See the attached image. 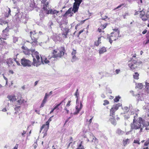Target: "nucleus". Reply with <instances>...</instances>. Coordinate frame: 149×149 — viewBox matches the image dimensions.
<instances>
[{
  "label": "nucleus",
  "mask_w": 149,
  "mask_h": 149,
  "mask_svg": "<svg viewBox=\"0 0 149 149\" xmlns=\"http://www.w3.org/2000/svg\"><path fill=\"white\" fill-rule=\"evenodd\" d=\"M135 116H134L133 122L130 125L131 130H140V133L142 132L143 128L146 127V121L142 118L139 117L136 119L138 115L137 113H135Z\"/></svg>",
  "instance_id": "obj_1"
},
{
  "label": "nucleus",
  "mask_w": 149,
  "mask_h": 149,
  "mask_svg": "<svg viewBox=\"0 0 149 149\" xmlns=\"http://www.w3.org/2000/svg\"><path fill=\"white\" fill-rule=\"evenodd\" d=\"M65 49L63 47H61L57 51L54 50L53 52V56L51 57L49 56L48 59L47 58L43 57V63L46 64L49 63H53L56 60L58 57H61L64 54Z\"/></svg>",
  "instance_id": "obj_2"
},
{
  "label": "nucleus",
  "mask_w": 149,
  "mask_h": 149,
  "mask_svg": "<svg viewBox=\"0 0 149 149\" xmlns=\"http://www.w3.org/2000/svg\"><path fill=\"white\" fill-rule=\"evenodd\" d=\"M31 54L33 57V65L36 67L40 65L41 64H44L43 57H41V61L38 54V53L35 51V49H31Z\"/></svg>",
  "instance_id": "obj_3"
},
{
  "label": "nucleus",
  "mask_w": 149,
  "mask_h": 149,
  "mask_svg": "<svg viewBox=\"0 0 149 149\" xmlns=\"http://www.w3.org/2000/svg\"><path fill=\"white\" fill-rule=\"evenodd\" d=\"M121 105L122 104L120 103L114 105L110 110V116L112 117L110 118L109 121L113 125H116V122L114 117L115 112L118 109L119 107L121 106Z\"/></svg>",
  "instance_id": "obj_4"
},
{
  "label": "nucleus",
  "mask_w": 149,
  "mask_h": 149,
  "mask_svg": "<svg viewBox=\"0 0 149 149\" xmlns=\"http://www.w3.org/2000/svg\"><path fill=\"white\" fill-rule=\"evenodd\" d=\"M48 0H42L41 1L42 3L43 4V9L44 10V13L46 14H57L59 11L54 9H51L49 10L47 8L48 6L49 3Z\"/></svg>",
  "instance_id": "obj_5"
},
{
  "label": "nucleus",
  "mask_w": 149,
  "mask_h": 149,
  "mask_svg": "<svg viewBox=\"0 0 149 149\" xmlns=\"http://www.w3.org/2000/svg\"><path fill=\"white\" fill-rule=\"evenodd\" d=\"M120 37V35L116 34L114 33H111L110 35L107 37V38L109 39L110 43L111 44L113 41L116 40Z\"/></svg>",
  "instance_id": "obj_6"
},
{
  "label": "nucleus",
  "mask_w": 149,
  "mask_h": 149,
  "mask_svg": "<svg viewBox=\"0 0 149 149\" xmlns=\"http://www.w3.org/2000/svg\"><path fill=\"white\" fill-rule=\"evenodd\" d=\"M75 2L74 3L72 11L75 13L77 12L79 6L83 1V0H74Z\"/></svg>",
  "instance_id": "obj_7"
},
{
  "label": "nucleus",
  "mask_w": 149,
  "mask_h": 149,
  "mask_svg": "<svg viewBox=\"0 0 149 149\" xmlns=\"http://www.w3.org/2000/svg\"><path fill=\"white\" fill-rule=\"evenodd\" d=\"M21 64L24 67H30L32 64L31 62L30 61L25 58L21 59Z\"/></svg>",
  "instance_id": "obj_8"
},
{
  "label": "nucleus",
  "mask_w": 149,
  "mask_h": 149,
  "mask_svg": "<svg viewBox=\"0 0 149 149\" xmlns=\"http://www.w3.org/2000/svg\"><path fill=\"white\" fill-rule=\"evenodd\" d=\"M60 27L61 28V30L63 31V33L62 34L63 37L66 38L69 29L67 27H65L63 28L62 24H60Z\"/></svg>",
  "instance_id": "obj_9"
},
{
  "label": "nucleus",
  "mask_w": 149,
  "mask_h": 149,
  "mask_svg": "<svg viewBox=\"0 0 149 149\" xmlns=\"http://www.w3.org/2000/svg\"><path fill=\"white\" fill-rule=\"evenodd\" d=\"M76 103L77 104L76 107V111L74 113V114H77L81 109L83 105L81 102L80 103V105L79 106V103H78V98H77L76 100Z\"/></svg>",
  "instance_id": "obj_10"
},
{
  "label": "nucleus",
  "mask_w": 149,
  "mask_h": 149,
  "mask_svg": "<svg viewBox=\"0 0 149 149\" xmlns=\"http://www.w3.org/2000/svg\"><path fill=\"white\" fill-rule=\"evenodd\" d=\"M8 29L6 28L5 30L3 31L2 34V36L1 38V39L6 40L9 34L8 33Z\"/></svg>",
  "instance_id": "obj_11"
},
{
  "label": "nucleus",
  "mask_w": 149,
  "mask_h": 149,
  "mask_svg": "<svg viewBox=\"0 0 149 149\" xmlns=\"http://www.w3.org/2000/svg\"><path fill=\"white\" fill-rule=\"evenodd\" d=\"M143 9L142 10L139 11V12L140 13L139 17L143 21H146L147 20V17L146 15H145V13L143 11Z\"/></svg>",
  "instance_id": "obj_12"
},
{
  "label": "nucleus",
  "mask_w": 149,
  "mask_h": 149,
  "mask_svg": "<svg viewBox=\"0 0 149 149\" xmlns=\"http://www.w3.org/2000/svg\"><path fill=\"white\" fill-rule=\"evenodd\" d=\"M77 53V51L76 50L73 49L71 53V55L72 56V58L71 60V61L72 62H73L76 61L78 58L77 57L75 56L76 54Z\"/></svg>",
  "instance_id": "obj_13"
},
{
  "label": "nucleus",
  "mask_w": 149,
  "mask_h": 149,
  "mask_svg": "<svg viewBox=\"0 0 149 149\" xmlns=\"http://www.w3.org/2000/svg\"><path fill=\"white\" fill-rule=\"evenodd\" d=\"M137 62L135 61H132L129 63L128 65L131 70H134L137 67L136 63Z\"/></svg>",
  "instance_id": "obj_14"
},
{
  "label": "nucleus",
  "mask_w": 149,
  "mask_h": 149,
  "mask_svg": "<svg viewBox=\"0 0 149 149\" xmlns=\"http://www.w3.org/2000/svg\"><path fill=\"white\" fill-rule=\"evenodd\" d=\"M49 123L48 122L46 123L45 125H43L40 129V132H41V131L43 129H44V131L46 132L49 129Z\"/></svg>",
  "instance_id": "obj_15"
},
{
  "label": "nucleus",
  "mask_w": 149,
  "mask_h": 149,
  "mask_svg": "<svg viewBox=\"0 0 149 149\" xmlns=\"http://www.w3.org/2000/svg\"><path fill=\"white\" fill-rule=\"evenodd\" d=\"M22 13H18L16 15V18H17L18 20H23L24 19V16L22 15Z\"/></svg>",
  "instance_id": "obj_16"
},
{
  "label": "nucleus",
  "mask_w": 149,
  "mask_h": 149,
  "mask_svg": "<svg viewBox=\"0 0 149 149\" xmlns=\"http://www.w3.org/2000/svg\"><path fill=\"white\" fill-rule=\"evenodd\" d=\"M102 38H104L103 36H101L98 37L97 41L95 42L94 44L96 46H98L101 43V40Z\"/></svg>",
  "instance_id": "obj_17"
},
{
  "label": "nucleus",
  "mask_w": 149,
  "mask_h": 149,
  "mask_svg": "<svg viewBox=\"0 0 149 149\" xmlns=\"http://www.w3.org/2000/svg\"><path fill=\"white\" fill-rule=\"evenodd\" d=\"M132 108V106L131 105H130L129 106V107H125L123 108V110L124 111V113H127L128 111H129V110H131Z\"/></svg>",
  "instance_id": "obj_18"
},
{
  "label": "nucleus",
  "mask_w": 149,
  "mask_h": 149,
  "mask_svg": "<svg viewBox=\"0 0 149 149\" xmlns=\"http://www.w3.org/2000/svg\"><path fill=\"white\" fill-rule=\"evenodd\" d=\"M37 38L33 37V39L32 40L33 41L31 42V44L32 45L33 47L36 46L37 45Z\"/></svg>",
  "instance_id": "obj_19"
},
{
  "label": "nucleus",
  "mask_w": 149,
  "mask_h": 149,
  "mask_svg": "<svg viewBox=\"0 0 149 149\" xmlns=\"http://www.w3.org/2000/svg\"><path fill=\"white\" fill-rule=\"evenodd\" d=\"M26 101L22 99H20L17 102V104L18 105L24 104L26 103Z\"/></svg>",
  "instance_id": "obj_20"
},
{
  "label": "nucleus",
  "mask_w": 149,
  "mask_h": 149,
  "mask_svg": "<svg viewBox=\"0 0 149 149\" xmlns=\"http://www.w3.org/2000/svg\"><path fill=\"white\" fill-rule=\"evenodd\" d=\"M71 8H69V9L66 12L65 14V16H67V15H68L69 16H71L73 14V13H71Z\"/></svg>",
  "instance_id": "obj_21"
},
{
  "label": "nucleus",
  "mask_w": 149,
  "mask_h": 149,
  "mask_svg": "<svg viewBox=\"0 0 149 149\" xmlns=\"http://www.w3.org/2000/svg\"><path fill=\"white\" fill-rule=\"evenodd\" d=\"M99 53L100 54H103L107 51L106 48L104 47L100 48L99 49Z\"/></svg>",
  "instance_id": "obj_22"
},
{
  "label": "nucleus",
  "mask_w": 149,
  "mask_h": 149,
  "mask_svg": "<svg viewBox=\"0 0 149 149\" xmlns=\"http://www.w3.org/2000/svg\"><path fill=\"white\" fill-rule=\"evenodd\" d=\"M8 97L10 101L13 102L16 100L15 96V95H8Z\"/></svg>",
  "instance_id": "obj_23"
},
{
  "label": "nucleus",
  "mask_w": 149,
  "mask_h": 149,
  "mask_svg": "<svg viewBox=\"0 0 149 149\" xmlns=\"http://www.w3.org/2000/svg\"><path fill=\"white\" fill-rule=\"evenodd\" d=\"M68 23L67 20L66 19H63L61 20V22H60L59 24H62V26H63V28L66 27L65 25L67 24Z\"/></svg>",
  "instance_id": "obj_24"
},
{
  "label": "nucleus",
  "mask_w": 149,
  "mask_h": 149,
  "mask_svg": "<svg viewBox=\"0 0 149 149\" xmlns=\"http://www.w3.org/2000/svg\"><path fill=\"white\" fill-rule=\"evenodd\" d=\"M34 0H31V2L30 3V9L32 10L34 8L35 6V3Z\"/></svg>",
  "instance_id": "obj_25"
},
{
  "label": "nucleus",
  "mask_w": 149,
  "mask_h": 149,
  "mask_svg": "<svg viewBox=\"0 0 149 149\" xmlns=\"http://www.w3.org/2000/svg\"><path fill=\"white\" fill-rule=\"evenodd\" d=\"M93 139L91 141V142H94L96 145H97L98 143V140L96 139L93 135H92Z\"/></svg>",
  "instance_id": "obj_26"
},
{
  "label": "nucleus",
  "mask_w": 149,
  "mask_h": 149,
  "mask_svg": "<svg viewBox=\"0 0 149 149\" xmlns=\"http://www.w3.org/2000/svg\"><path fill=\"white\" fill-rule=\"evenodd\" d=\"M31 49H27L26 50H23V52L26 55H29L30 54H31Z\"/></svg>",
  "instance_id": "obj_27"
},
{
  "label": "nucleus",
  "mask_w": 149,
  "mask_h": 149,
  "mask_svg": "<svg viewBox=\"0 0 149 149\" xmlns=\"http://www.w3.org/2000/svg\"><path fill=\"white\" fill-rule=\"evenodd\" d=\"M30 36L32 40H33V37L37 38L36 36V33L35 32V31H31L30 32Z\"/></svg>",
  "instance_id": "obj_28"
},
{
  "label": "nucleus",
  "mask_w": 149,
  "mask_h": 149,
  "mask_svg": "<svg viewBox=\"0 0 149 149\" xmlns=\"http://www.w3.org/2000/svg\"><path fill=\"white\" fill-rule=\"evenodd\" d=\"M116 133L117 134H118L119 135H122L123 134H124L125 132L121 130L120 129H118L116 131Z\"/></svg>",
  "instance_id": "obj_29"
},
{
  "label": "nucleus",
  "mask_w": 149,
  "mask_h": 149,
  "mask_svg": "<svg viewBox=\"0 0 149 149\" xmlns=\"http://www.w3.org/2000/svg\"><path fill=\"white\" fill-rule=\"evenodd\" d=\"M123 145L125 146L126 145L128 144L130 142V140L129 139H126L125 140H124L123 141Z\"/></svg>",
  "instance_id": "obj_30"
},
{
  "label": "nucleus",
  "mask_w": 149,
  "mask_h": 149,
  "mask_svg": "<svg viewBox=\"0 0 149 149\" xmlns=\"http://www.w3.org/2000/svg\"><path fill=\"white\" fill-rule=\"evenodd\" d=\"M106 27V26H101L100 28H99L98 29V31L100 32H104V31H103V30Z\"/></svg>",
  "instance_id": "obj_31"
},
{
  "label": "nucleus",
  "mask_w": 149,
  "mask_h": 149,
  "mask_svg": "<svg viewBox=\"0 0 149 149\" xmlns=\"http://www.w3.org/2000/svg\"><path fill=\"white\" fill-rule=\"evenodd\" d=\"M7 63L9 66H10L12 65L13 64V62L12 61L11 59H9L7 61Z\"/></svg>",
  "instance_id": "obj_32"
},
{
  "label": "nucleus",
  "mask_w": 149,
  "mask_h": 149,
  "mask_svg": "<svg viewBox=\"0 0 149 149\" xmlns=\"http://www.w3.org/2000/svg\"><path fill=\"white\" fill-rule=\"evenodd\" d=\"M139 74L138 73L136 72H135L133 75V77L135 79H138L139 78Z\"/></svg>",
  "instance_id": "obj_33"
},
{
  "label": "nucleus",
  "mask_w": 149,
  "mask_h": 149,
  "mask_svg": "<svg viewBox=\"0 0 149 149\" xmlns=\"http://www.w3.org/2000/svg\"><path fill=\"white\" fill-rule=\"evenodd\" d=\"M115 32H113L112 33H114L116 34L119 35L120 34V31L117 28H115L113 29Z\"/></svg>",
  "instance_id": "obj_34"
},
{
  "label": "nucleus",
  "mask_w": 149,
  "mask_h": 149,
  "mask_svg": "<svg viewBox=\"0 0 149 149\" xmlns=\"http://www.w3.org/2000/svg\"><path fill=\"white\" fill-rule=\"evenodd\" d=\"M143 96H140L139 94L138 95V101H142L143 100L144 98L143 97V96H144L145 95L144 94L143 95Z\"/></svg>",
  "instance_id": "obj_35"
},
{
  "label": "nucleus",
  "mask_w": 149,
  "mask_h": 149,
  "mask_svg": "<svg viewBox=\"0 0 149 149\" xmlns=\"http://www.w3.org/2000/svg\"><path fill=\"white\" fill-rule=\"evenodd\" d=\"M145 84H146L145 88L146 90H147L148 92L147 93H148L149 92V83L145 82Z\"/></svg>",
  "instance_id": "obj_36"
},
{
  "label": "nucleus",
  "mask_w": 149,
  "mask_h": 149,
  "mask_svg": "<svg viewBox=\"0 0 149 149\" xmlns=\"http://www.w3.org/2000/svg\"><path fill=\"white\" fill-rule=\"evenodd\" d=\"M64 102V100H63L60 103L57 104L56 106L54 108V110H55L56 109H58V107L61 105L62 103Z\"/></svg>",
  "instance_id": "obj_37"
},
{
  "label": "nucleus",
  "mask_w": 149,
  "mask_h": 149,
  "mask_svg": "<svg viewBox=\"0 0 149 149\" xmlns=\"http://www.w3.org/2000/svg\"><path fill=\"white\" fill-rule=\"evenodd\" d=\"M140 139H139L138 138L136 139H134L133 143H137L139 145L140 144V143L139 142Z\"/></svg>",
  "instance_id": "obj_38"
},
{
  "label": "nucleus",
  "mask_w": 149,
  "mask_h": 149,
  "mask_svg": "<svg viewBox=\"0 0 149 149\" xmlns=\"http://www.w3.org/2000/svg\"><path fill=\"white\" fill-rule=\"evenodd\" d=\"M136 87L139 88L141 89L143 87V85L142 83H139L136 86Z\"/></svg>",
  "instance_id": "obj_39"
},
{
  "label": "nucleus",
  "mask_w": 149,
  "mask_h": 149,
  "mask_svg": "<svg viewBox=\"0 0 149 149\" xmlns=\"http://www.w3.org/2000/svg\"><path fill=\"white\" fill-rule=\"evenodd\" d=\"M82 141L81 142V143L80 144L77 149H84V146L82 145Z\"/></svg>",
  "instance_id": "obj_40"
},
{
  "label": "nucleus",
  "mask_w": 149,
  "mask_h": 149,
  "mask_svg": "<svg viewBox=\"0 0 149 149\" xmlns=\"http://www.w3.org/2000/svg\"><path fill=\"white\" fill-rule=\"evenodd\" d=\"M146 130H149V122L146 121V127L145 128Z\"/></svg>",
  "instance_id": "obj_41"
},
{
  "label": "nucleus",
  "mask_w": 149,
  "mask_h": 149,
  "mask_svg": "<svg viewBox=\"0 0 149 149\" xmlns=\"http://www.w3.org/2000/svg\"><path fill=\"white\" fill-rule=\"evenodd\" d=\"M74 95L77 98H78L79 95V93L78 92V89L76 91L74 94Z\"/></svg>",
  "instance_id": "obj_42"
},
{
  "label": "nucleus",
  "mask_w": 149,
  "mask_h": 149,
  "mask_svg": "<svg viewBox=\"0 0 149 149\" xmlns=\"http://www.w3.org/2000/svg\"><path fill=\"white\" fill-rule=\"evenodd\" d=\"M13 42L14 43H15L18 40V38L14 36L13 37Z\"/></svg>",
  "instance_id": "obj_43"
},
{
  "label": "nucleus",
  "mask_w": 149,
  "mask_h": 149,
  "mask_svg": "<svg viewBox=\"0 0 149 149\" xmlns=\"http://www.w3.org/2000/svg\"><path fill=\"white\" fill-rule=\"evenodd\" d=\"M120 98V97H119V96L116 97L114 99V101L115 102H117L119 101V100Z\"/></svg>",
  "instance_id": "obj_44"
},
{
  "label": "nucleus",
  "mask_w": 149,
  "mask_h": 149,
  "mask_svg": "<svg viewBox=\"0 0 149 149\" xmlns=\"http://www.w3.org/2000/svg\"><path fill=\"white\" fill-rule=\"evenodd\" d=\"M48 26L50 28H51V26L53 25V22L52 21H50L48 23Z\"/></svg>",
  "instance_id": "obj_45"
},
{
  "label": "nucleus",
  "mask_w": 149,
  "mask_h": 149,
  "mask_svg": "<svg viewBox=\"0 0 149 149\" xmlns=\"http://www.w3.org/2000/svg\"><path fill=\"white\" fill-rule=\"evenodd\" d=\"M107 93H112L111 90L109 88H107Z\"/></svg>",
  "instance_id": "obj_46"
},
{
  "label": "nucleus",
  "mask_w": 149,
  "mask_h": 149,
  "mask_svg": "<svg viewBox=\"0 0 149 149\" xmlns=\"http://www.w3.org/2000/svg\"><path fill=\"white\" fill-rule=\"evenodd\" d=\"M124 5V4H123V3L121 4L119 6H118L117 7H116V8H114L113 10H116V9L119 8H121L122 6H123Z\"/></svg>",
  "instance_id": "obj_47"
},
{
  "label": "nucleus",
  "mask_w": 149,
  "mask_h": 149,
  "mask_svg": "<svg viewBox=\"0 0 149 149\" xmlns=\"http://www.w3.org/2000/svg\"><path fill=\"white\" fill-rule=\"evenodd\" d=\"M129 13H126L124 14H123L122 15V16H123V18L124 19H125L126 18V16L129 15Z\"/></svg>",
  "instance_id": "obj_48"
},
{
  "label": "nucleus",
  "mask_w": 149,
  "mask_h": 149,
  "mask_svg": "<svg viewBox=\"0 0 149 149\" xmlns=\"http://www.w3.org/2000/svg\"><path fill=\"white\" fill-rule=\"evenodd\" d=\"M109 104V102L107 100H104V103L103 105H105Z\"/></svg>",
  "instance_id": "obj_49"
},
{
  "label": "nucleus",
  "mask_w": 149,
  "mask_h": 149,
  "mask_svg": "<svg viewBox=\"0 0 149 149\" xmlns=\"http://www.w3.org/2000/svg\"><path fill=\"white\" fill-rule=\"evenodd\" d=\"M144 146H149V141L146 142L144 143Z\"/></svg>",
  "instance_id": "obj_50"
},
{
  "label": "nucleus",
  "mask_w": 149,
  "mask_h": 149,
  "mask_svg": "<svg viewBox=\"0 0 149 149\" xmlns=\"http://www.w3.org/2000/svg\"><path fill=\"white\" fill-rule=\"evenodd\" d=\"M14 60L16 63L17 64V65H20V63H19L18 60H17V59L15 58L14 59Z\"/></svg>",
  "instance_id": "obj_51"
},
{
  "label": "nucleus",
  "mask_w": 149,
  "mask_h": 149,
  "mask_svg": "<svg viewBox=\"0 0 149 149\" xmlns=\"http://www.w3.org/2000/svg\"><path fill=\"white\" fill-rule=\"evenodd\" d=\"M53 116H52L51 117L49 118V119L47 121V122H46V123L48 122V123H49V122H50L51 121H52V117H53Z\"/></svg>",
  "instance_id": "obj_52"
},
{
  "label": "nucleus",
  "mask_w": 149,
  "mask_h": 149,
  "mask_svg": "<svg viewBox=\"0 0 149 149\" xmlns=\"http://www.w3.org/2000/svg\"><path fill=\"white\" fill-rule=\"evenodd\" d=\"M20 109V107L19 106H17L15 108V110L17 111L18 110H19Z\"/></svg>",
  "instance_id": "obj_53"
},
{
  "label": "nucleus",
  "mask_w": 149,
  "mask_h": 149,
  "mask_svg": "<svg viewBox=\"0 0 149 149\" xmlns=\"http://www.w3.org/2000/svg\"><path fill=\"white\" fill-rule=\"evenodd\" d=\"M22 49H23L24 50H26V49H28L27 47H26L24 46H23L22 47Z\"/></svg>",
  "instance_id": "obj_54"
},
{
  "label": "nucleus",
  "mask_w": 149,
  "mask_h": 149,
  "mask_svg": "<svg viewBox=\"0 0 149 149\" xmlns=\"http://www.w3.org/2000/svg\"><path fill=\"white\" fill-rule=\"evenodd\" d=\"M137 2L139 4L141 3H142V0H136Z\"/></svg>",
  "instance_id": "obj_55"
},
{
  "label": "nucleus",
  "mask_w": 149,
  "mask_h": 149,
  "mask_svg": "<svg viewBox=\"0 0 149 149\" xmlns=\"http://www.w3.org/2000/svg\"><path fill=\"white\" fill-rule=\"evenodd\" d=\"M108 18V17L107 16H105L104 17L102 16V19L103 20H105V19Z\"/></svg>",
  "instance_id": "obj_56"
},
{
  "label": "nucleus",
  "mask_w": 149,
  "mask_h": 149,
  "mask_svg": "<svg viewBox=\"0 0 149 149\" xmlns=\"http://www.w3.org/2000/svg\"><path fill=\"white\" fill-rule=\"evenodd\" d=\"M45 104V103L43 102H42V103L40 106V107L41 108L42 107H43Z\"/></svg>",
  "instance_id": "obj_57"
},
{
  "label": "nucleus",
  "mask_w": 149,
  "mask_h": 149,
  "mask_svg": "<svg viewBox=\"0 0 149 149\" xmlns=\"http://www.w3.org/2000/svg\"><path fill=\"white\" fill-rule=\"evenodd\" d=\"M149 43V37H147V40L146 42V44H147Z\"/></svg>",
  "instance_id": "obj_58"
},
{
  "label": "nucleus",
  "mask_w": 149,
  "mask_h": 149,
  "mask_svg": "<svg viewBox=\"0 0 149 149\" xmlns=\"http://www.w3.org/2000/svg\"><path fill=\"white\" fill-rule=\"evenodd\" d=\"M70 102H71V101H69L68 102V103H67V104H66V107H68V106H70Z\"/></svg>",
  "instance_id": "obj_59"
},
{
  "label": "nucleus",
  "mask_w": 149,
  "mask_h": 149,
  "mask_svg": "<svg viewBox=\"0 0 149 149\" xmlns=\"http://www.w3.org/2000/svg\"><path fill=\"white\" fill-rule=\"evenodd\" d=\"M26 133V132L24 130L23 131V132L22 133V136H24V134Z\"/></svg>",
  "instance_id": "obj_60"
},
{
  "label": "nucleus",
  "mask_w": 149,
  "mask_h": 149,
  "mask_svg": "<svg viewBox=\"0 0 149 149\" xmlns=\"http://www.w3.org/2000/svg\"><path fill=\"white\" fill-rule=\"evenodd\" d=\"M120 72V70L119 69H116V74H118Z\"/></svg>",
  "instance_id": "obj_61"
},
{
  "label": "nucleus",
  "mask_w": 149,
  "mask_h": 149,
  "mask_svg": "<svg viewBox=\"0 0 149 149\" xmlns=\"http://www.w3.org/2000/svg\"><path fill=\"white\" fill-rule=\"evenodd\" d=\"M32 146L33 147L34 149H35L37 147V144H33Z\"/></svg>",
  "instance_id": "obj_62"
},
{
  "label": "nucleus",
  "mask_w": 149,
  "mask_h": 149,
  "mask_svg": "<svg viewBox=\"0 0 149 149\" xmlns=\"http://www.w3.org/2000/svg\"><path fill=\"white\" fill-rule=\"evenodd\" d=\"M48 96V94L47 93H46L45 94V95L44 98L47 99Z\"/></svg>",
  "instance_id": "obj_63"
},
{
  "label": "nucleus",
  "mask_w": 149,
  "mask_h": 149,
  "mask_svg": "<svg viewBox=\"0 0 149 149\" xmlns=\"http://www.w3.org/2000/svg\"><path fill=\"white\" fill-rule=\"evenodd\" d=\"M18 147V145L16 144L15 146L12 149H17V148Z\"/></svg>",
  "instance_id": "obj_64"
}]
</instances>
